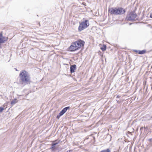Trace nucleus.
I'll return each mask as SVG.
<instances>
[{
	"label": "nucleus",
	"mask_w": 152,
	"mask_h": 152,
	"mask_svg": "<svg viewBox=\"0 0 152 152\" xmlns=\"http://www.w3.org/2000/svg\"><path fill=\"white\" fill-rule=\"evenodd\" d=\"M4 109L3 107H0V113L4 110Z\"/></svg>",
	"instance_id": "obj_14"
},
{
	"label": "nucleus",
	"mask_w": 152,
	"mask_h": 152,
	"mask_svg": "<svg viewBox=\"0 0 152 152\" xmlns=\"http://www.w3.org/2000/svg\"><path fill=\"white\" fill-rule=\"evenodd\" d=\"M137 16V14L134 12H131L127 15L126 19L129 21H133L135 20Z\"/></svg>",
	"instance_id": "obj_5"
},
{
	"label": "nucleus",
	"mask_w": 152,
	"mask_h": 152,
	"mask_svg": "<svg viewBox=\"0 0 152 152\" xmlns=\"http://www.w3.org/2000/svg\"><path fill=\"white\" fill-rule=\"evenodd\" d=\"M15 69L16 71H18V70H17V69H15Z\"/></svg>",
	"instance_id": "obj_18"
},
{
	"label": "nucleus",
	"mask_w": 152,
	"mask_h": 152,
	"mask_svg": "<svg viewBox=\"0 0 152 152\" xmlns=\"http://www.w3.org/2000/svg\"><path fill=\"white\" fill-rule=\"evenodd\" d=\"M110 150L109 149L107 148L101 151L100 152H110Z\"/></svg>",
	"instance_id": "obj_10"
},
{
	"label": "nucleus",
	"mask_w": 152,
	"mask_h": 152,
	"mask_svg": "<svg viewBox=\"0 0 152 152\" xmlns=\"http://www.w3.org/2000/svg\"><path fill=\"white\" fill-rule=\"evenodd\" d=\"M108 11L111 14L115 15H122L124 14L126 12L124 9L121 7L118 8H110L108 9Z\"/></svg>",
	"instance_id": "obj_3"
},
{
	"label": "nucleus",
	"mask_w": 152,
	"mask_h": 152,
	"mask_svg": "<svg viewBox=\"0 0 152 152\" xmlns=\"http://www.w3.org/2000/svg\"><path fill=\"white\" fill-rule=\"evenodd\" d=\"M70 151H67V152H70Z\"/></svg>",
	"instance_id": "obj_19"
},
{
	"label": "nucleus",
	"mask_w": 152,
	"mask_h": 152,
	"mask_svg": "<svg viewBox=\"0 0 152 152\" xmlns=\"http://www.w3.org/2000/svg\"><path fill=\"white\" fill-rule=\"evenodd\" d=\"M18 101L17 100V99H14L11 102V104L12 105H13L15 104Z\"/></svg>",
	"instance_id": "obj_9"
},
{
	"label": "nucleus",
	"mask_w": 152,
	"mask_h": 152,
	"mask_svg": "<svg viewBox=\"0 0 152 152\" xmlns=\"http://www.w3.org/2000/svg\"><path fill=\"white\" fill-rule=\"evenodd\" d=\"M69 107H64L60 112L63 115L65 113H66L67 110L69 109Z\"/></svg>",
	"instance_id": "obj_7"
},
{
	"label": "nucleus",
	"mask_w": 152,
	"mask_h": 152,
	"mask_svg": "<svg viewBox=\"0 0 152 152\" xmlns=\"http://www.w3.org/2000/svg\"><path fill=\"white\" fill-rule=\"evenodd\" d=\"M135 51L137 53L139 54H143L145 53L146 52V50H135Z\"/></svg>",
	"instance_id": "obj_8"
},
{
	"label": "nucleus",
	"mask_w": 152,
	"mask_h": 152,
	"mask_svg": "<svg viewBox=\"0 0 152 152\" xmlns=\"http://www.w3.org/2000/svg\"><path fill=\"white\" fill-rule=\"evenodd\" d=\"M106 46L105 45H103V46L101 48V49L102 51H104L106 49Z\"/></svg>",
	"instance_id": "obj_11"
},
{
	"label": "nucleus",
	"mask_w": 152,
	"mask_h": 152,
	"mask_svg": "<svg viewBox=\"0 0 152 152\" xmlns=\"http://www.w3.org/2000/svg\"><path fill=\"white\" fill-rule=\"evenodd\" d=\"M76 69V66L75 64L71 65L70 67V72L71 73L75 72Z\"/></svg>",
	"instance_id": "obj_6"
},
{
	"label": "nucleus",
	"mask_w": 152,
	"mask_h": 152,
	"mask_svg": "<svg viewBox=\"0 0 152 152\" xmlns=\"http://www.w3.org/2000/svg\"><path fill=\"white\" fill-rule=\"evenodd\" d=\"M20 80L22 83H28L30 80V77L28 72L25 70L22 71L19 75Z\"/></svg>",
	"instance_id": "obj_2"
},
{
	"label": "nucleus",
	"mask_w": 152,
	"mask_h": 152,
	"mask_svg": "<svg viewBox=\"0 0 152 152\" xmlns=\"http://www.w3.org/2000/svg\"><path fill=\"white\" fill-rule=\"evenodd\" d=\"M150 17L151 18H152V14H151L150 15Z\"/></svg>",
	"instance_id": "obj_17"
},
{
	"label": "nucleus",
	"mask_w": 152,
	"mask_h": 152,
	"mask_svg": "<svg viewBox=\"0 0 152 152\" xmlns=\"http://www.w3.org/2000/svg\"><path fill=\"white\" fill-rule=\"evenodd\" d=\"M58 144V143H53L52 144L53 145H54L55 146Z\"/></svg>",
	"instance_id": "obj_15"
},
{
	"label": "nucleus",
	"mask_w": 152,
	"mask_h": 152,
	"mask_svg": "<svg viewBox=\"0 0 152 152\" xmlns=\"http://www.w3.org/2000/svg\"><path fill=\"white\" fill-rule=\"evenodd\" d=\"M89 25V21L88 20H85L80 23V25L78 28L79 31H81L87 28Z\"/></svg>",
	"instance_id": "obj_4"
},
{
	"label": "nucleus",
	"mask_w": 152,
	"mask_h": 152,
	"mask_svg": "<svg viewBox=\"0 0 152 152\" xmlns=\"http://www.w3.org/2000/svg\"><path fill=\"white\" fill-rule=\"evenodd\" d=\"M149 141L150 142H152V139H150Z\"/></svg>",
	"instance_id": "obj_16"
},
{
	"label": "nucleus",
	"mask_w": 152,
	"mask_h": 152,
	"mask_svg": "<svg viewBox=\"0 0 152 152\" xmlns=\"http://www.w3.org/2000/svg\"><path fill=\"white\" fill-rule=\"evenodd\" d=\"M85 42L82 40L79 39L75 42H72L70 46L69 47L70 50L73 51L77 50L81 47L84 46Z\"/></svg>",
	"instance_id": "obj_1"
},
{
	"label": "nucleus",
	"mask_w": 152,
	"mask_h": 152,
	"mask_svg": "<svg viewBox=\"0 0 152 152\" xmlns=\"http://www.w3.org/2000/svg\"><path fill=\"white\" fill-rule=\"evenodd\" d=\"M131 24H131V23H130V25H131Z\"/></svg>",
	"instance_id": "obj_20"
},
{
	"label": "nucleus",
	"mask_w": 152,
	"mask_h": 152,
	"mask_svg": "<svg viewBox=\"0 0 152 152\" xmlns=\"http://www.w3.org/2000/svg\"><path fill=\"white\" fill-rule=\"evenodd\" d=\"M50 149L52 150H54L55 149V146L53 145L52 144V147Z\"/></svg>",
	"instance_id": "obj_13"
},
{
	"label": "nucleus",
	"mask_w": 152,
	"mask_h": 152,
	"mask_svg": "<svg viewBox=\"0 0 152 152\" xmlns=\"http://www.w3.org/2000/svg\"><path fill=\"white\" fill-rule=\"evenodd\" d=\"M62 115H63L60 112L59 113V114L57 115L56 117V118L58 119Z\"/></svg>",
	"instance_id": "obj_12"
}]
</instances>
